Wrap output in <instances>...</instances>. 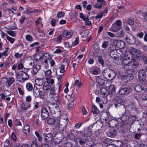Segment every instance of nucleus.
<instances>
[{
	"mask_svg": "<svg viewBox=\"0 0 147 147\" xmlns=\"http://www.w3.org/2000/svg\"><path fill=\"white\" fill-rule=\"evenodd\" d=\"M65 143V147H72V144L71 143L69 142H67Z\"/></svg>",
	"mask_w": 147,
	"mask_h": 147,
	"instance_id": "nucleus-64",
	"label": "nucleus"
},
{
	"mask_svg": "<svg viewBox=\"0 0 147 147\" xmlns=\"http://www.w3.org/2000/svg\"><path fill=\"white\" fill-rule=\"evenodd\" d=\"M103 16V12H100L96 16V18L98 19L100 18H101Z\"/></svg>",
	"mask_w": 147,
	"mask_h": 147,
	"instance_id": "nucleus-62",
	"label": "nucleus"
},
{
	"mask_svg": "<svg viewBox=\"0 0 147 147\" xmlns=\"http://www.w3.org/2000/svg\"><path fill=\"white\" fill-rule=\"evenodd\" d=\"M40 66L38 65H36L34 67L33 69V72L34 74H36L40 68Z\"/></svg>",
	"mask_w": 147,
	"mask_h": 147,
	"instance_id": "nucleus-37",
	"label": "nucleus"
},
{
	"mask_svg": "<svg viewBox=\"0 0 147 147\" xmlns=\"http://www.w3.org/2000/svg\"><path fill=\"white\" fill-rule=\"evenodd\" d=\"M86 138H85V139L83 138H81V140L79 141V142L80 144L83 145L86 143Z\"/></svg>",
	"mask_w": 147,
	"mask_h": 147,
	"instance_id": "nucleus-50",
	"label": "nucleus"
},
{
	"mask_svg": "<svg viewBox=\"0 0 147 147\" xmlns=\"http://www.w3.org/2000/svg\"><path fill=\"white\" fill-rule=\"evenodd\" d=\"M109 42L107 41L104 42L102 45V47L103 48H106L109 45Z\"/></svg>",
	"mask_w": 147,
	"mask_h": 147,
	"instance_id": "nucleus-54",
	"label": "nucleus"
},
{
	"mask_svg": "<svg viewBox=\"0 0 147 147\" xmlns=\"http://www.w3.org/2000/svg\"><path fill=\"white\" fill-rule=\"evenodd\" d=\"M115 93V89L113 85H111L109 88V93L110 94H114Z\"/></svg>",
	"mask_w": 147,
	"mask_h": 147,
	"instance_id": "nucleus-30",
	"label": "nucleus"
},
{
	"mask_svg": "<svg viewBox=\"0 0 147 147\" xmlns=\"http://www.w3.org/2000/svg\"><path fill=\"white\" fill-rule=\"evenodd\" d=\"M138 77L140 81H144L146 78L145 71L142 69H140L138 72Z\"/></svg>",
	"mask_w": 147,
	"mask_h": 147,
	"instance_id": "nucleus-9",
	"label": "nucleus"
},
{
	"mask_svg": "<svg viewBox=\"0 0 147 147\" xmlns=\"http://www.w3.org/2000/svg\"><path fill=\"white\" fill-rule=\"evenodd\" d=\"M49 63L51 65V66H53L55 64V62L54 60L51 58H50L49 59Z\"/></svg>",
	"mask_w": 147,
	"mask_h": 147,
	"instance_id": "nucleus-55",
	"label": "nucleus"
},
{
	"mask_svg": "<svg viewBox=\"0 0 147 147\" xmlns=\"http://www.w3.org/2000/svg\"><path fill=\"white\" fill-rule=\"evenodd\" d=\"M7 38L11 44H13L15 40V39L10 37H7Z\"/></svg>",
	"mask_w": 147,
	"mask_h": 147,
	"instance_id": "nucleus-52",
	"label": "nucleus"
},
{
	"mask_svg": "<svg viewBox=\"0 0 147 147\" xmlns=\"http://www.w3.org/2000/svg\"><path fill=\"white\" fill-rule=\"evenodd\" d=\"M125 38L127 43L130 44H134L136 41V39L134 36L129 33L128 32Z\"/></svg>",
	"mask_w": 147,
	"mask_h": 147,
	"instance_id": "nucleus-4",
	"label": "nucleus"
},
{
	"mask_svg": "<svg viewBox=\"0 0 147 147\" xmlns=\"http://www.w3.org/2000/svg\"><path fill=\"white\" fill-rule=\"evenodd\" d=\"M47 107L49 109L51 114L53 115L54 118L57 119L60 117L61 114L58 111L59 105H53L51 107Z\"/></svg>",
	"mask_w": 147,
	"mask_h": 147,
	"instance_id": "nucleus-2",
	"label": "nucleus"
},
{
	"mask_svg": "<svg viewBox=\"0 0 147 147\" xmlns=\"http://www.w3.org/2000/svg\"><path fill=\"white\" fill-rule=\"evenodd\" d=\"M26 39L28 41H31L32 40V37L29 35H27L26 37Z\"/></svg>",
	"mask_w": 147,
	"mask_h": 147,
	"instance_id": "nucleus-61",
	"label": "nucleus"
},
{
	"mask_svg": "<svg viewBox=\"0 0 147 147\" xmlns=\"http://www.w3.org/2000/svg\"><path fill=\"white\" fill-rule=\"evenodd\" d=\"M133 61L131 59H130V57H125L122 60V64L123 66L125 65L128 64L129 63H131V61Z\"/></svg>",
	"mask_w": 147,
	"mask_h": 147,
	"instance_id": "nucleus-19",
	"label": "nucleus"
},
{
	"mask_svg": "<svg viewBox=\"0 0 147 147\" xmlns=\"http://www.w3.org/2000/svg\"><path fill=\"white\" fill-rule=\"evenodd\" d=\"M23 55V53L19 54L18 53H15L14 56L16 58H18L22 57Z\"/></svg>",
	"mask_w": 147,
	"mask_h": 147,
	"instance_id": "nucleus-51",
	"label": "nucleus"
},
{
	"mask_svg": "<svg viewBox=\"0 0 147 147\" xmlns=\"http://www.w3.org/2000/svg\"><path fill=\"white\" fill-rule=\"evenodd\" d=\"M113 44L118 48L123 49L125 47V43L123 41L116 39L113 40Z\"/></svg>",
	"mask_w": 147,
	"mask_h": 147,
	"instance_id": "nucleus-6",
	"label": "nucleus"
},
{
	"mask_svg": "<svg viewBox=\"0 0 147 147\" xmlns=\"http://www.w3.org/2000/svg\"><path fill=\"white\" fill-rule=\"evenodd\" d=\"M115 61L117 65H120L122 64V59L118 58L117 59H116Z\"/></svg>",
	"mask_w": 147,
	"mask_h": 147,
	"instance_id": "nucleus-49",
	"label": "nucleus"
},
{
	"mask_svg": "<svg viewBox=\"0 0 147 147\" xmlns=\"http://www.w3.org/2000/svg\"><path fill=\"white\" fill-rule=\"evenodd\" d=\"M65 15V13L63 12H60L57 13V16L59 18H61L63 17Z\"/></svg>",
	"mask_w": 147,
	"mask_h": 147,
	"instance_id": "nucleus-48",
	"label": "nucleus"
},
{
	"mask_svg": "<svg viewBox=\"0 0 147 147\" xmlns=\"http://www.w3.org/2000/svg\"><path fill=\"white\" fill-rule=\"evenodd\" d=\"M5 81V84L7 86V87L10 86L15 81V79L13 77L9 78L8 80L7 78H3Z\"/></svg>",
	"mask_w": 147,
	"mask_h": 147,
	"instance_id": "nucleus-16",
	"label": "nucleus"
},
{
	"mask_svg": "<svg viewBox=\"0 0 147 147\" xmlns=\"http://www.w3.org/2000/svg\"><path fill=\"white\" fill-rule=\"evenodd\" d=\"M20 121L18 119H16L15 121V124L16 126L21 125Z\"/></svg>",
	"mask_w": 147,
	"mask_h": 147,
	"instance_id": "nucleus-56",
	"label": "nucleus"
},
{
	"mask_svg": "<svg viewBox=\"0 0 147 147\" xmlns=\"http://www.w3.org/2000/svg\"><path fill=\"white\" fill-rule=\"evenodd\" d=\"M43 87L44 90H48L51 87V84L50 83L45 82Z\"/></svg>",
	"mask_w": 147,
	"mask_h": 147,
	"instance_id": "nucleus-34",
	"label": "nucleus"
},
{
	"mask_svg": "<svg viewBox=\"0 0 147 147\" xmlns=\"http://www.w3.org/2000/svg\"><path fill=\"white\" fill-rule=\"evenodd\" d=\"M113 142L114 143H112V144H114L115 146L116 147H121L123 145L122 141L119 140H113Z\"/></svg>",
	"mask_w": 147,
	"mask_h": 147,
	"instance_id": "nucleus-22",
	"label": "nucleus"
},
{
	"mask_svg": "<svg viewBox=\"0 0 147 147\" xmlns=\"http://www.w3.org/2000/svg\"><path fill=\"white\" fill-rule=\"evenodd\" d=\"M126 77L127 78L128 80L129 81L132 80L134 78L133 75L132 74H127L125 75Z\"/></svg>",
	"mask_w": 147,
	"mask_h": 147,
	"instance_id": "nucleus-40",
	"label": "nucleus"
},
{
	"mask_svg": "<svg viewBox=\"0 0 147 147\" xmlns=\"http://www.w3.org/2000/svg\"><path fill=\"white\" fill-rule=\"evenodd\" d=\"M115 102V107L119 106L122 102L123 100L120 96H116L114 99Z\"/></svg>",
	"mask_w": 147,
	"mask_h": 147,
	"instance_id": "nucleus-15",
	"label": "nucleus"
},
{
	"mask_svg": "<svg viewBox=\"0 0 147 147\" xmlns=\"http://www.w3.org/2000/svg\"><path fill=\"white\" fill-rule=\"evenodd\" d=\"M117 132L116 130L108 132L107 134L109 137H114L117 135Z\"/></svg>",
	"mask_w": 147,
	"mask_h": 147,
	"instance_id": "nucleus-27",
	"label": "nucleus"
},
{
	"mask_svg": "<svg viewBox=\"0 0 147 147\" xmlns=\"http://www.w3.org/2000/svg\"><path fill=\"white\" fill-rule=\"evenodd\" d=\"M131 92V89L130 88H120L118 91L119 94L121 95H126L130 93Z\"/></svg>",
	"mask_w": 147,
	"mask_h": 147,
	"instance_id": "nucleus-7",
	"label": "nucleus"
},
{
	"mask_svg": "<svg viewBox=\"0 0 147 147\" xmlns=\"http://www.w3.org/2000/svg\"><path fill=\"white\" fill-rule=\"evenodd\" d=\"M33 94L35 97H37L39 96L42 98H44L45 95L42 93V92L40 90V89H38L36 87H34L33 88Z\"/></svg>",
	"mask_w": 147,
	"mask_h": 147,
	"instance_id": "nucleus-5",
	"label": "nucleus"
},
{
	"mask_svg": "<svg viewBox=\"0 0 147 147\" xmlns=\"http://www.w3.org/2000/svg\"><path fill=\"white\" fill-rule=\"evenodd\" d=\"M74 85L78 86V87H80L82 85V84L81 82H80L78 80H76L75 81Z\"/></svg>",
	"mask_w": 147,
	"mask_h": 147,
	"instance_id": "nucleus-53",
	"label": "nucleus"
},
{
	"mask_svg": "<svg viewBox=\"0 0 147 147\" xmlns=\"http://www.w3.org/2000/svg\"><path fill=\"white\" fill-rule=\"evenodd\" d=\"M136 91L138 92H140L144 89V87L140 84H138L136 85L134 88Z\"/></svg>",
	"mask_w": 147,
	"mask_h": 147,
	"instance_id": "nucleus-21",
	"label": "nucleus"
},
{
	"mask_svg": "<svg viewBox=\"0 0 147 147\" xmlns=\"http://www.w3.org/2000/svg\"><path fill=\"white\" fill-rule=\"evenodd\" d=\"M31 106V104L29 103L26 101L22 104L21 109L23 111H26L30 108Z\"/></svg>",
	"mask_w": 147,
	"mask_h": 147,
	"instance_id": "nucleus-14",
	"label": "nucleus"
},
{
	"mask_svg": "<svg viewBox=\"0 0 147 147\" xmlns=\"http://www.w3.org/2000/svg\"><path fill=\"white\" fill-rule=\"evenodd\" d=\"M102 3H98L94 5V7L97 8H99L102 6Z\"/></svg>",
	"mask_w": 147,
	"mask_h": 147,
	"instance_id": "nucleus-59",
	"label": "nucleus"
},
{
	"mask_svg": "<svg viewBox=\"0 0 147 147\" xmlns=\"http://www.w3.org/2000/svg\"><path fill=\"white\" fill-rule=\"evenodd\" d=\"M118 123L117 121L116 120L112 119L109 121V124L110 127L113 128L117 127Z\"/></svg>",
	"mask_w": 147,
	"mask_h": 147,
	"instance_id": "nucleus-23",
	"label": "nucleus"
},
{
	"mask_svg": "<svg viewBox=\"0 0 147 147\" xmlns=\"http://www.w3.org/2000/svg\"><path fill=\"white\" fill-rule=\"evenodd\" d=\"M63 36L66 38H69L71 37L72 34L71 32L68 31L67 30H65L63 32Z\"/></svg>",
	"mask_w": 147,
	"mask_h": 147,
	"instance_id": "nucleus-24",
	"label": "nucleus"
},
{
	"mask_svg": "<svg viewBox=\"0 0 147 147\" xmlns=\"http://www.w3.org/2000/svg\"><path fill=\"white\" fill-rule=\"evenodd\" d=\"M137 63L135 60L131 61V63L124 66V68L126 71H129L136 68L138 65Z\"/></svg>",
	"mask_w": 147,
	"mask_h": 147,
	"instance_id": "nucleus-3",
	"label": "nucleus"
},
{
	"mask_svg": "<svg viewBox=\"0 0 147 147\" xmlns=\"http://www.w3.org/2000/svg\"><path fill=\"white\" fill-rule=\"evenodd\" d=\"M18 67L17 69V70L21 69L24 67L22 63H20L18 64Z\"/></svg>",
	"mask_w": 147,
	"mask_h": 147,
	"instance_id": "nucleus-57",
	"label": "nucleus"
},
{
	"mask_svg": "<svg viewBox=\"0 0 147 147\" xmlns=\"http://www.w3.org/2000/svg\"><path fill=\"white\" fill-rule=\"evenodd\" d=\"M26 88L28 91H31L33 89L32 85L30 83H28L26 84Z\"/></svg>",
	"mask_w": 147,
	"mask_h": 147,
	"instance_id": "nucleus-36",
	"label": "nucleus"
},
{
	"mask_svg": "<svg viewBox=\"0 0 147 147\" xmlns=\"http://www.w3.org/2000/svg\"><path fill=\"white\" fill-rule=\"evenodd\" d=\"M92 127V125L90 126L88 128H86L84 129V133L85 137H90L92 135L91 128Z\"/></svg>",
	"mask_w": 147,
	"mask_h": 147,
	"instance_id": "nucleus-11",
	"label": "nucleus"
},
{
	"mask_svg": "<svg viewBox=\"0 0 147 147\" xmlns=\"http://www.w3.org/2000/svg\"><path fill=\"white\" fill-rule=\"evenodd\" d=\"M69 121L68 118L67 117L65 118H60L58 119V123H59L62 125L67 126Z\"/></svg>",
	"mask_w": 147,
	"mask_h": 147,
	"instance_id": "nucleus-18",
	"label": "nucleus"
},
{
	"mask_svg": "<svg viewBox=\"0 0 147 147\" xmlns=\"http://www.w3.org/2000/svg\"><path fill=\"white\" fill-rule=\"evenodd\" d=\"M52 99L54 103L56 105H59V100L58 95L57 94H55L53 95Z\"/></svg>",
	"mask_w": 147,
	"mask_h": 147,
	"instance_id": "nucleus-17",
	"label": "nucleus"
},
{
	"mask_svg": "<svg viewBox=\"0 0 147 147\" xmlns=\"http://www.w3.org/2000/svg\"><path fill=\"white\" fill-rule=\"evenodd\" d=\"M98 61L99 63L101 64L102 65H103L104 64V62L102 57H98Z\"/></svg>",
	"mask_w": 147,
	"mask_h": 147,
	"instance_id": "nucleus-47",
	"label": "nucleus"
},
{
	"mask_svg": "<svg viewBox=\"0 0 147 147\" xmlns=\"http://www.w3.org/2000/svg\"><path fill=\"white\" fill-rule=\"evenodd\" d=\"M123 125H120V127L118 128V130H119V132L121 133H125V129L123 127Z\"/></svg>",
	"mask_w": 147,
	"mask_h": 147,
	"instance_id": "nucleus-41",
	"label": "nucleus"
},
{
	"mask_svg": "<svg viewBox=\"0 0 147 147\" xmlns=\"http://www.w3.org/2000/svg\"><path fill=\"white\" fill-rule=\"evenodd\" d=\"M80 17L84 21L89 20L88 15L84 14L82 13H80Z\"/></svg>",
	"mask_w": 147,
	"mask_h": 147,
	"instance_id": "nucleus-31",
	"label": "nucleus"
},
{
	"mask_svg": "<svg viewBox=\"0 0 147 147\" xmlns=\"http://www.w3.org/2000/svg\"><path fill=\"white\" fill-rule=\"evenodd\" d=\"M58 125L59 129L60 131H63L66 129L67 126L62 125L59 123H58Z\"/></svg>",
	"mask_w": 147,
	"mask_h": 147,
	"instance_id": "nucleus-35",
	"label": "nucleus"
},
{
	"mask_svg": "<svg viewBox=\"0 0 147 147\" xmlns=\"http://www.w3.org/2000/svg\"><path fill=\"white\" fill-rule=\"evenodd\" d=\"M78 134V131L76 130H72L71 131L70 134H69L70 137H77Z\"/></svg>",
	"mask_w": 147,
	"mask_h": 147,
	"instance_id": "nucleus-32",
	"label": "nucleus"
},
{
	"mask_svg": "<svg viewBox=\"0 0 147 147\" xmlns=\"http://www.w3.org/2000/svg\"><path fill=\"white\" fill-rule=\"evenodd\" d=\"M92 110L93 114H97L99 112L96 107L94 105H92Z\"/></svg>",
	"mask_w": 147,
	"mask_h": 147,
	"instance_id": "nucleus-33",
	"label": "nucleus"
},
{
	"mask_svg": "<svg viewBox=\"0 0 147 147\" xmlns=\"http://www.w3.org/2000/svg\"><path fill=\"white\" fill-rule=\"evenodd\" d=\"M129 50L131 53L136 56L137 58H141L143 56L141 52L134 48L131 47Z\"/></svg>",
	"mask_w": 147,
	"mask_h": 147,
	"instance_id": "nucleus-8",
	"label": "nucleus"
},
{
	"mask_svg": "<svg viewBox=\"0 0 147 147\" xmlns=\"http://www.w3.org/2000/svg\"><path fill=\"white\" fill-rule=\"evenodd\" d=\"M121 27L115 24H113L110 28V30L112 32H116L119 30L121 28Z\"/></svg>",
	"mask_w": 147,
	"mask_h": 147,
	"instance_id": "nucleus-20",
	"label": "nucleus"
},
{
	"mask_svg": "<svg viewBox=\"0 0 147 147\" xmlns=\"http://www.w3.org/2000/svg\"><path fill=\"white\" fill-rule=\"evenodd\" d=\"M76 99V98H71V101L68 104V109L69 110H71L73 107L74 105V100Z\"/></svg>",
	"mask_w": 147,
	"mask_h": 147,
	"instance_id": "nucleus-28",
	"label": "nucleus"
},
{
	"mask_svg": "<svg viewBox=\"0 0 147 147\" xmlns=\"http://www.w3.org/2000/svg\"><path fill=\"white\" fill-rule=\"evenodd\" d=\"M6 32L7 34L13 37L15 36L16 35L15 32L14 31L7 30Z\"/></svg>",
	"mask_w": 147,
	"mask_h": 147,
	"instance_id": "nucleus-43",
	"label": "nucleus"
},
{
	"mask_svg": "<svg viewBox=\"0 0 147 147\" xmlns=\"http://www.w3.org/2000/svg\"><path fill=\"white\" fill-rule=\"evenodd\" d=\"M45 74L47 76H50L51 74V71L50 69H49L46 71L45 72Z\"/></svg>",
	"mask_w": 147,
	"mask_h": 147,
	"instance_id": "nucleus-63",
	"label": "nucleus"
},
{
	"mask_svg": "<svg viewBox=\"0 0 147 147\" xmlns=\"http://www.w3.org/2000/svg\"><path fill=\"white\" fill-rule=\"evenodd\" d=\"M78 134L77 135V137H85L83 131H78Z\"/></svg>",
	"mask_w": 147,
	"mask_h": 147,
	"instance_id": "nucleus-45",
	"label": "nucleus"
},
{
	"mask_svg": "<svg viewBox=\"0 0 147 147\" xmlns=\"http://www.w3.org/2000/svg\"><path fill=\"white\" fill-rule=\"evenodd\" d=\"M96 82L100 85L103 86L105 84V80L102 79L99 76H96Z\"/></svg>",
	"mask_w": 147,
	"mask_h": 147,
	"instance_id": "nucleus-26",
	"label": "nucleus"
},
{
	"mask_svg": "<svg viewBox=\"0 0 147 147\" xmlns=\"http://www.w3.org/2000/svg\"><path fill=\"white\" fill-rule=\"evenodd\" d=\"M54 137H56V138H61V137L63 138L64 136L62 133L59 132H57L55 134Z\"/></svg>",
	"mask_w": 147,
	"mask_h": 147,
	"instance_id": "nucleus-39",
	"label": "nucleus"
},
{
	"mask_svg": "<svg viewBox=\"0 0 147 147\" xmlns=\"http://www.w3.org/2000/svg\"><path fill=\"white\" fill-rule=\"evenodd\" d=\"M102 116L103 117V119L107 121L108 118V115L107 112H104L102 114Z\"/></svg>",
	"mask_w": 147,
	"mask_h": 147,
	"instance_id": "nucleus-46",
	"label": "nucleus"
},
{
	"mask_svg": "<svg viewBox=\"0 0 147 147\" xmlns=\"http://www.w3.org/2000/svg\"><path fill=\"white\" fill-rule=\"evenodd\" d=\"M125 75L123 76L121 78V82L122 83H126L129 81Z\"/></svg>",
	"mask_w": 147,
	"mask_h": 147,
	"instance_id": "nucleus-42",
	"label": "nucleus"
},
{
	"mask_svg": "<svg viewBox=\"0 0 147 147\" xmlns=\"http://www.w3.org/2000/svg\"><path fill=\"white\" fill-rule=\"evenodd\" d=\"M141 98L144 100H147V94H143L141 96Z\"/></svg>",
	"mask_w": 147,
	"mask_h": 147,
	"instance_id": "nucleus-58",
	"label": "nucleus"
},
{
	"mask_svg": "<svg viewBox=\"0 0 147 147\" xmlns=\"http://www.w3.org/2000/svg\"><path fill=\"white\" fill-rule=\"evenodd\" d=\"M79 38H76L75 40L72 43V45L74 46L76 45L79 43Z\"/></svg>",
	"mask_w": 147,
	"mask_h": 147,
	"instance_id": "nucleus-60",
	"label": "nucleus"
},
{
	"mask_svg": "<svg viewBox=\"0 0 147 147\" xmlns=\"http://www.w3.org/2000/svg\"><path fill=\"white\" fill-rule=\"evenodd\" d=\"M103 142L107 144H109V145L110 144H112L113 142V140L110 138H105L103 140Z\"/></svg>",
	"mask_w": 147,
	"mask_h": 147,
	"instance_id": "nucleus-38",
	"label": "nucleus"
},
{
	"mask_svg": "<svg viewBox=\"0 0 147 147\" xmlns=\"http://www.w3.org/2000/svg\"><path fill=\"white\" fill-rule=\"evenodd\" d=\"M30 130V127L29 125H26L24 126L23 131L25 134L28 135L29 134Z\"/></svg>",
	"mask_w": 147,
	"mask_h": 147,
	"instance_id": "nucleus-25",
	"label": "nucleus"
},
{
	"mask_svg": "<svg viewBox=\"0 0 147 147\" xmlns=\"http://www.w3.org/2000/svg\"><path fill=\"white\" fill-rule=\"evenodd\" d=\"M9 49V48H7L5 49L4 51L2 53H1L2 55V57H6L7 55L8 54V51Z\"/></svg>",
	"mask_w": 147,
	"mask_h": 147,
	"instance_id": "nucleus-44",
	"label": "nucleus"
},
{
	"mask_svg": "<svg viewBox=\"0 0 147 147\" xmlns=\"http://www.w3.org/2000/svg\"><path fill=\"white\" fill-rule=\"evenodd\" d=\"M49 114L46 108H42L41 112V116L42 119H47L49 116Z\"/></svg>",
	"mask_w": 147,
	"mask_h": 147,
	"instance_id": "nucleus-10",
	"label": "nucleus"
},
{
	"mask_svg": "<svg viewBox=\"0 0 147 147\" xmlns=\"http://www.w3.org/2000/svg\"><path fill=\"white\" fill-rule=\"evenodd\" d=\"M48 124L51 125H53L55 126L58 125V119H55L53 118H49L47 121Z\"/></svg>",
	"mask_w": 147,
	"mask_h": 147,
	"instance_id": "nucleus-12",
	"label": "nucleus"
},
{
	"mask_svg": "<svg viewBox=\"0 0 147 147\" xmlns=\"http://www.w3.org/2000/svg\"><path fill=\"white\" fill-rule=\"evenodd\" d=\"M105 78L109 80H112L115 77L116 74L114 71L109 69H107L102 72Z\"/></svg>",
	"mask_w": 147,
	"mask_h": 147,
	"instance_id": "nucleus-1",
	"label": "nucleus"
},
{
	"mask_svg": "<svg viewBox=\"0 0 147 147\" xmlns=\"http://www.w3.org/2000/svg\"><path fill=\"white\" fill-rule=\"evenodd\" d=\"M40 55H39V58H37V55H36L34 56V59L36 62H38L40 59H41L42 58H43L44 56V52L42 51H40Z\"/></svg>",
	"mask_w": 147,
	"mask_h": 147,
	"instance_id": "nucleus-29",
	"label": "nucleus"
},
{
	"mask_svg": "<svg viewBox=\"0 0 147 147\" xmlns=\"http://www.w3.org/2000/svg\"><path fill=\"white\" fill-rule=\"evenodd\" d=\"M18 75L22 78V81L23 82L27 80L29 78V75L27 73L24 71L20 72Z\"/></svg>",
	"mask_w": 147,
	"mask_h": 147,
	"instance_id": "nucleus-13",
	"label": "nucleus"
}]
</instances>
